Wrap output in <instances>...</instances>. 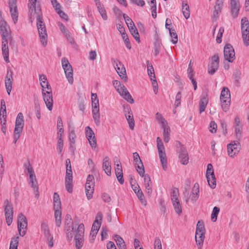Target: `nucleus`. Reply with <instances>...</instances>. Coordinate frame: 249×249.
<instances>
[{"label":"nucleus","mask_w":249,"mask_h":249,"mask_svg":"<svg viewBox=\"0 0 249 249\" xmlns=\"http://www.w3.org/2000/svg\"><path fill=\"white\" fill-rule=\"evenodd\" d=\"M53 201L55 222L56 226L59 227L61 225L62 208L60 197L57 193L53 194Z\"/></svg>","instance_id":"obj_3"},{"label":"nucleus","mask_w":249,"mask_h":249,"mask_svg":"<svg viewBox=\"0 0 249 249\" xmlns=\"http://www.w3.org/2000/svg\"><path fill=\"white\" fill-rule=\"evenodd\" d=\"M9 40H2L1 50L3 58L6 62H10L9 59V48L8 46V41Z\"/></svg>","instance_id":"obj_20"},{"label":"nucleus","mask_w":249,"mask_h":249,"mask_svg":"<svg viewBox=\"0 0 249 249\" xmlns=\"http://www.w3.org/2000/svg\"><path fill=\"white\" fill-rule=\"evenodd\" d=\"M114 164L115 165V174L120 173L123 172V170L121 166V164L118 159H116L115 160H114Z\"/></svg>","instance_id":"obj_52"},{"label":"nucleus","mask_w":249,"mask_h":249,"mask_svg":"<svg viewBox=\"0 0 249 249\" xmlns=\"http://www.w3.org/2000/svg\"><path fill=\"white\" fill-rule=\"evenodd\" d=\"M205 239V233H196L195 240L198 249H201Z\"/></svg>","instance_id":"obj_30"},{"label":"nucleus","mask_w":249,"mask_h":249,"mask_svg":"<svg viewBox=\"0 0 249 249\" xmlns=\"http://www.w3.org/2000/svg\"><path fill=\"white\" fill-rule=\"evenodd\" d=\"M176 213L178 214L182 213V207L179 201L172 203Z\"/></svg>","instance_id":"obj_53"},{"label":"nucleus","mask_w":249,"mask_h":249,"mask_svg":"<svg viewBox=\"0 0 249 249\" xmlns=\"http://www.w3.org/2000/svg\"><path fill=\"white\" fill-rule=\"evenodd\" d=\"M136 169L139 174L140 176H144V169L142 162L141 164L140 162L137 163H136Z\"/></svg>","instance_id":"obj_50"},{"label":"nucleus","mask_w":249,"mask_h":249,"mask_svg":"<svg viewBox=\"0 0 249 249\" xmlns=\"http://www.w3.org/2000/svg\"><path fill=\"white\" fill-rule=\"evenodd\" d=\"M221 103V107L223 111H227L230 106V101L224 100H220Z\"/></svg>","instance_id":"obj_54"},{"label":"nucleus","mask_w":249,"mask_h":249,"mask_svg":"<svg viewBox=\"0 0 249 249\" xmlns=\"http://www.w3.org/2000/svg\"><path fill=\"white\" fill-rule=\"evenodd\" d=\"M163 130V136L164 141L165 142H168L170 140V128L169 126H167L162 128Z\"/></svg>","instance_id":"obj_45"},{"label":"nucleus","mask_w":249,"mask_h":249,"mask_svg":"<svg viewBox=\"0 0 249 249\" xmlns=\"http://www.w3.org/2000/svg\"><path fill=\"white\" fill-rule=\"evenodd\" d=\"M31 184V186L33 188L34 190V192L36 197H38L39 196V192H38V187L37 186V181H34L33 182H31L29 183Z\"/></svg>","instance_id":"obj_60"},{"label":"nucleus","mask_w":249,"mask_h":249,"mask_svg":"<svg viewBox=\"0 0 249 249\" xmlns=\"http://www.w3.org/2000/svg\"><path fill=\"white\" fill-rule=\"evenodd\" d=\"M131 26L132 27H128L131 34L137 41L140 42V36L137 28H136L135 25Z\"/></svg>","instance_id":"obj_43"},{"label":"nucleus","mask_w":249,"mask_h":249,"mask_svg":"<svg viewBox=\"0 0 249 249\" xmlns=\"http://www.w3.org/2000/svg\"><path fill=\"white\" fill-rule=\"evenodd\" d=\"M117 91L120 95L124 98L125 100H126L127 102L131 104L134 103V101L133 99L132 98L129 92L124 85H122L121 86H120L118 89L117 90Z\"/></svg>","instance_id":"obj_16"},{"label":"nucleus","mask_w":249,"mask_h":249,"mask_svg":"<svg viewBox=\"0 0 249 249\" xmlns=\"http://www.w3.org/2000/svg\"><path fill=\"white\" fill-rule=\"evenodd\" d=\"M169 33L171 37L172 38V42L173 44H175L178 42V35L175 30L173 28L170 29Z\"/></svg>","instance_id":"obj_47"},{"label":"nucleus","mask_w":249,"mask_h":249,"mask_svg":"<svg viewBox=\"0 0 249 249\" xmlns=\"http://www.w3.org/2000/svg\"><path fill=\"white\" fill-rule=\"evenodd\" d=\"M24 116L21 112L18 113L15 123V130L22 131L24 127Z\"/></svg>","instance_id":"obj_19"},{"label":"nucleus","mask_w":249,"mask_h":249,"mask_svg":"<svg viewBox=\"0 0 249 249\" xmlns=\"http://www.w3.org/2000/svg\"><path fill=\"white\" fill-rule=\"evenodd\" d=\"M219 67V56L215 54L211 58V62L208 68V73L213 74L218 69Z\"/></svg>","instance_id":"obj_17"},{"label":"nucleus","mask_w":249,"mask_h":249,"mask_svg":"<svg viewBox=\"0 0 249 249\" xmlns=\"http://www.w3.org/2000/svg\"><path fill=\"white\" fill-rule=\"evenodd\" d=\"M182 10L183 14L186 19H188L190 17L189 7L187 4L184 5L183 4L182 6Z\"/></svg>","instance_id":"obj_49"},{"label":"nucleus","mask_w":249,"mask_h":249,"mask_svg":"<svg viewBox=\"0 0 249 249\" xmlns=\"http://www.w3.org/2000/svg\"><path fill=\"white\" fill-rule=\"evenodd\" d=\"M64 142L63 139H57L56 149L59 153H61L63 150Z\"/></svg>","instance_id":"obj_61"},{"label":"nucleus","mask_w":249,"mask_h":249,"mask_svg":"<svg viewBox=\"0 0 249 249\" xmlns=\"http://www.w3.org/2000/svg\"><path fill=\"white\" fill-rule=\"evenodd\" d=\"M220 100L231 101V94L229 89L226 87H223L221 92Z\"/></svg>","instance_id":"obj_32"},{"label":"nucleus","mask_w":249,"mask_h":249,"mask_svg":"<svg viewBox=\"0 0 249 249\" xmlns=\"http://www.w3.org/2000/svg\"><path fill=\"white\" fill-rule=\"evenodd\" d=\"M103 168L107 175H111V162L108 157H106L103 160Z\"/></svg>","instance_id":"obj_27"},{"label":"nucleus","mask_w":249,"mask_h":249,"mask_svg":"<svg viewBox=\"0 0 249 249\" xmlns=\"http://www.w3.org/2000/svg\"><path fill=\"white\" fill-rule=\"evenodd\" d=\"M31 5L29 7V12L31 18H36V25L40 36V40L43 46H45L47 43V34L45 23L41 17V9L36 8V0H29Z\"/></svg>","instance_id":"obj_1"},{"label":"nucleus","mask_w":249,"mask_h":249,"mask_svg":"<svg viewBox=\"0 0 249 249\" xmlns=\"http://www.w3.org/2000/svg\"><path fill=\"white\" fill-rule=\"evenodd\" d=\"M94 1L95 2V4L97 7L98 12L100 14L101 17L104 20H107V16L103 5L101 3L99 0H94Z\"/></svg>","instance_id":"obj_29"},{"label":"nucleus","mask_w":249,"mask_h":249,"mask_svg":"<svg viewBox=\"0 0 249 249\" xmlns=\"http://www.w3.org/2000/svg\"><path fill=\"white\" fill-rule=\"evenodd\" d=\"M177 146V153L178 155L180 162L183 165H186L189 161V157L186 149L179 142H178Z\"/></svg>","instance_id":"obj_9"},{"label":"nucleus","mask_w":249,"mask_h":249,"mask_svg":"<svg viewBox=\"0 0 249 249\" xmlns=\"http://www.w3.org/2000/svg\"><path fill=\"white\" fill-rule=\"evenodd\" d=\"M76 249H81L84 244V238H75Z\"/></svg>","instance_id":"obj_59"},{"label":"nucleus","mask_w":249,"mask_h":249,"mask_svg":"<svg viewBox=\"0 0 249 249\" xmlns=\"http://www.w3.org/2000/svg\"><path fill=\"white\" fill-rule=\"evenodd\" d=\"M220 212V209L217 207H214L213 208L211 214V219L213 222H215L217 220V215Z\"/></svg>","instance_id":"obj_48"},{"label":"nucleus","mask_w":249,"mask_h":249,"mask_svg":"<svg viewBox=\"0 0 249 249\" xmlns=\"http://www.w3.org/2000/svg\"><path fill=\"white\" fill-rule=\"evenodd\" d=\"M72 180H65L66 189L70 193L72 192Z\"/></svg>","instance_id":"obj_62"},{"label":"nucleus","mask_w":249,"mask_h":249,"mask_svg":"<svg viewBox=\"0 0 249 249\" xmlns=\"http://www.w3.org/2000/svg\"><path fill=\"white\" fill-rule=\"evenodd\" d=\"M113 65L117 72L124 81H126L127 78L126 75L125 69L120 61L117 59H113L112 60Z\"/></svg>","instance_id":"obj_12"},{"label":"nucleus","mask_w":249,"mask_h":249,"mask_svg":"<svg viewBox=\"0 0 249 249\" xmlns=\"http://www.w3.org/2000/svg\"><path fill=\"white\" fill-rule=\"evenodd\" d=\"M103 214L101 212H98L96 216L95 220L92 225L91 230L95 231H98L102 223Z\"/></svg>","instance_id":"obj_24"},{"label":"nucleus","mask_w":249,"mask_h":249,"mask_svg":"<svg viewBox=\"0 0 249 249\" xmlns=\"http://www.w3.org/2000/svg\"><path fill=\"white\" fill-rule=\"evenodd\" d=\"M179 195V194L178 189L175 188L172 190L171 198L172 203L179 201L178 199Z\"/></svg>","instance_id":"obj_39"},{"label":"nucleus","mask_w":249,"mask_h":249,"mask_svg":"<svg viewBox=\"0 0 249 249\" xmlns=\"http://www.w3.org/2000/svg\"><path fill=\"white\" fill-rule=\"evenodd\" d=\"M94 184L93 183H86L85 184V191L86 196L88 200L92 198L93 194L94 192Z\"/></svg>","instance_id":"obj_28"},{"label":"nucleus","mask_w":249,"mask_h":249,"mask_svg":"<svg viewBox=\"0 0 249 249\" xmlns=\"http://www.w3.org/2000/svg\"><path fill=\"white\" fill-rule=\"evenodd\" d=\"M240 147V144L238 141H233L228 144L227 148L228 156L231 158H234L239 153Z\"/></svg>","instance_id":"obj_10"},{"label":"nucleus","mask_w":249,"mask_h":249,"mask_svg":"<svg viewBox=\"0 0 249 249\" xmlns=\"http://www.w3.org/2000/svg\"><path fill=\"white\" fill-rule=\"evenodd\" d=\"M76 138V135L74 128L70 129L69 133V139L70 141V148L71 150H74Z\"/></svg>","instance_id":"obj_25"},{"label":"nucleus","mask_w":249,"mask_h":249,"mask_svg":"<svg viewBox=\"0 0 249 249\" xmlns=\"http://www.w3.org/2000/svg\"><path fill=\"white\" fill-rule=\"evenodd\" d=\"M150 6L152 12V16L154 18L157 17V5L156 0H146Z\"/></svg>","instance_id":"obj_33"},{"label":"nucleus","mask_w":249,"mask_h":249,"mask_svg":"<svg viewBox=\"0 0 249 249\" xmlns=\"http://www.w3.org/2000/svg\"><path fill=\"white\" fill-rule=\"evenodd\" d=\"M13 22L16 24L18 20V12L17 7H9Z\"/></svg>","instance_id":"obj_40"},{"label":"nucleus","mask_w":249,"mask_h":249,"mask_svg":"<svg viewBox=\"0 0 249 249\" xmlns=\"http://www.w3.org/2000/svg\"><path fill=\"white\" fill-rule=\"evenodd\" d=\"M85 135L91 148L94 149H96L97 142L95 134L92 129L89 126L85 127Z\"/></svg>","instance_id":"obj_13"},{"label":"nucleus","mask_w":249,"mask_h":249,"mask_svg":"<svg viewBox=\"0 0 249 249\" xmlns=\"http://www.w3.org/2000/svg\"><path fill=\"white\" fill-rule=\"evenodd\" d=\"M213 169L212 164L209 163L207 165V169L206 171V177L214 176Z\"/></svg>","instance_id":"obj_56"},{"label":"nucleus","mask_w":249,"mask_h":249,"mask_svg":"<svg viewBox=\"0 0 249 249\" xmlns=\"http://www.w3.org/2000/svg\"><path fill=\"white\" fill-rule=\"evenodd\" d=\"M61 63L68 82L71 85L72 84L74 80L73 77V69L71 65L69 63L68 59L65 57L62 58Z\"/></svg>","instance_id":"obj_5"},{"label":"nucleus","mask_w":249,"mask_h":249,"mask_svg":"<svg viewBox=\"0 0 249 249\" xmlns=\"http://www.w3.org/2000/svg\"><path fill=\"white\" fill-rule=\"evenodd\" d=\"M234 131L235 136L238 140H239L242 137V126L234 127Z\"/></svg>","instance_id":"obj_55"},{"label":"nucleus","mask_w":249,"mask_h":249,"mask_svg":"<svg viewBox=\"0 0 249 249\" xmlns=\"http://www.w3.org/2000/svg\"><path fill=\"white\" fill-rule=\"evenodd\" d=\"M187 72H188V76L189 78V79L191 80L195 90H196L197 88V83L196 80L193 78L194 76V71L192 68V66L191 65V62L189 64L188 68L187 70Z\"/></svg>","instance_id":"obj_31"},{"label":"nucleus","mask_w":249,"mask_h":249,"mask_svg":"<svg viewBox=\"0 0 249 249\" xmlns=\"http://www.w3.org/2000/svg\"><path fill=\"white\" fill-rule=\"evenodd\" d=\"M92 107V117L96 124L99 125L100 124V115L99 112V105L93 106Z\"/></svg>","instance_id":"obj_23"},{"label":"nucleus","mask_w":249,"mask_h":249,"mask_svg":"<svg viewBox=\"0 0 249 249\" xmlns=\"http://www.w3.org/2000/svg\"><path fill=\"white\" fill-rule=\"evenodd\" d=\"M208 183L210 186L211 188L213 189L216 186V179L215 178V176L208 177L207 178Z\"/></svg>","instance_id":"obj_51"},{"label":"nucleus","mask_w":249,"mask_h":249,"mask_svg":"<svg viewBox=\"0 0 249 249\" xmlns=\"http://www.w3.org/2000/svg\"><path fill=\"white\" fill-rule=\"evenodd\" d=\"M28 173L30 175V182L36 180L34 171L30 163L25 165Z\"/></svg>","instance_id":"obj_34"},{"label":"nucleus","mask_w":249,"mask_h":249,"mask_svg":"<svg viewBox=\"0 0 249 249\" xmlns=\"http://www.w3.org/2000/svg\"><path fill=\"white\" fill-rule=\"evenodd\" d=\"M13 75L12 71L11 69H8L5 79V86L8 95L10 94L12 88Z\"/></svg>","instance_id":"obj_15"},{"label":"nucleus","mask_w":249,"mask_h":249,"mask_svg":"<svg viewBox=\"0 0 249 249\" xmlns=\"http://www.w3.org/2000/svg\"><path fill=\"white\" fill-rule=\"evenodd\" d=\"M224 55L225 58L229 62H232L235 59V53L232 46L230 44H227L224 48Z\"/></svg>","instance_id":"obj_14"},{"label":"nucleus","mask_w":249,"mask_h":249,"mask_svg":"<svg viewBox=\"0 0 249 249\" xmlns=\"http://www.w3.org/2000/svg\"><path fill=\"white\" fill-rule=\"evenodd\" d=\"M124 115L128 124L129 128L132 130H134L135 121L134 120L133 114L130 107H127L125 108Z\"/></svg>","instance_id":"obj_18"},{"label":"nucleus","mask_w":249,"mask_h":249,"mask_svg":"<svg viewBox=\"0 0 249 249\" xmlns=\"http://www.w3.org/2000/svg\"><path fill=\"white\" fill-rule=\"evenodd\" d=\"M6 223L8 226L11 225L13 222L14 210L12 204L8 199L4 200L3 206Z\"/></svg>","instance_id":"obj_6"},{"label":"nucleus","mask_w":249,"mask_h":249,"mask_svg":"<svg viewBox=\"0 0 249 249\" xmlns=\"http://www.w3.org/2000/svg\"><path fill=\"white\" fill-rule=\"evenodd\" d=\"M147 71L148 75L150 77L151 80L152 82L154 79H156L154 69L152 66H147Z\"/></svg>","instance_id":"obj_57"},{"label":"nucleus","mask_w":249,"mask_h":249,"mask_svg":"<svg viewBox=\"0 0 249 249\" xmlns=\"http://www.w3.org/2000/svg\"><path fill=\"white\" fill-rule=\"evenodd\" d=\"M41 229L47 239H49V238L52 236H51L48 226L45 223H43L41 224Z\"/></svg>","instance_id":"obj_46"},{"label":"nucleus","mask_w":249,"mask_h":249,"mask_svg":"<svg viewBox=\"0 0 249 249\" xmlns=\"http://www.w3.org/2000/svg\"><path fill=\"white\" fill-rule=\"evenodd\" d=\"M0 34L2 37V40H10L11 39L10 27L2 19H0Z\"/></svg>","instance_id":"obj_11"},{"label":"nucleus","mask_w":249,"mask_h":249,"mask_svg":"<svg viewBox=\"0 0 249 249\" xmlns=\"http://www.w3.org/2000/svg\"><path fill=\"white\" fill-rule=\"evenodd\" d=\"M39 80L40 85L42 88V93L44 101L47 108L50 111H51L53 109V99L51 88L47 81V77L45 75L42 74L40 75Z\"/></svg>","instance_id":"obj_2"},{"label":"nucleus","mask_w":249,"mask_h":249,"mask_svg":"<svg viewBox=\"0 0 249 249\" xmlns=\"http://www.w3.org/2000/svg\"><path fill=\"white\" fill-rule=\"evenodd\" d=\"M156 118L158 123L161 125L162 128L169 126L167 121L164 119L161 114L157 113Z\"/></svg>","instance_id":"obj_38"},{"label":"nucleus","mask_w":249,"mask_h":249,"mask_svg":"<svg viewBox=\"0 0 249 249\" xmlns=\"http://www.w3.org/2000/svg\"><path fill=\"white\" fill-rule=\"evenodd\" d=\"M84 230L85 229L84 224H79L76 231L75 238H77L79 237L84 238Z\"/></svg>","instance_id":"obj_41"},{"label":"nucleus","mask_w":249,"mask_h":249,"mask_svg":"<svg viewBox=\"0 0 249 249\" xmlns=\"http://www.w3.org/2000/svg\"><path fill=\"white\" fill-rule=\"evenodd\" d=\"M156 141L159 156L162 167L164 170H166L167 168V160L164 145L160 137L157 138Z\"/></svg>","instance_id":"obj_4"},{"label":"nucleus","mask_w":249,"mask_h":249,"mask_svg":"<svg viewBox=\"0 0 249 249\" xmlns=\"http://www.w3.org/2000/svg\"><path fill=\"white\" fill-rule=\"evenodd\" d=\"M154 249H162L161 241L159 238L156 237L155 239Z\"/></svg>","instance_id":"obj_64"},{"label":"nucleus","mask_w":249,"mask_h":249,"mask_svg":"<svg viewBox=\"0 0 249 249\" xmlns=\"http://www.w3.org/2000/svg\"><path fill=\"white\" fill-rule=\"evenodd\" d=\"M65 180L72 181V173L71 165H70V168L66 169V174L65 177Z\"/></svg>","instance_id":"obj_58"},{"label":"nucleus","mask_w":249,"mask_h":249,"mask_svg":"<svg viewBox=\"0 0 249 249\" xmlns=\"http://www.w3.org/2000/svg\"><path fill=\"white\" fill-rule=\"evenodd\" d=\"M205 233V229L203 221H198L196 228V233Z\"/></svg>","instance_id":"obj_42"},{"label":"nucleus","mask_w":249,"mask_h":249,"mask_svg":"<svg viewBox=\"0 0 249 249\" xmlns=\"http://www.w3.org/2000/svg\"><path fill=\"white\" fill-rule=\"evenodd\" d=\"M27 226V220L25 216L21 213L19 214L18 218V229L21 236H23L26 234Z\"/></svg>","instance_id":"obj_8"},{"label":"nucleus","mask_w":249,"mask_h":249,"mask_svg":"<svg viewBox=\"0 0 249 249\" xmlns=\"http://www.w3.org/2000/svg\"><path fill=\"white\" fill-rule=\"evenodd\" d=\"M142 177L144 178L146 192L150 196L152 192V186L150 178L148 175H144V176Z\"/></svg>","instance_id":"obj_26"},{"label":"nucleus","mask_w":249,"mask_h":249,"mask_svg":"<svg viewBox=\"0 0 249 249\" xmlns=\"http://www.w3.org/2000/svg\"><path fill=\"white\" fill-rule=\"evenodd\" d=\"M18 239L19 237L18 236L12 238L10 241L9 249H18Z\"/></svg>","instance_id":"obj_44"},{"label":"nucleus","mask_w":249,"mask_h":249,"mask_svg":"<svg viewBox=\"0 0 249 249\" xmlns=\"http://www.w3.org/2000/svg\"><path fill=\"white\" fill-rule=\"evenodd\" d=\"M231 13L233 18H236L240 9L239 0H231Z\"/></svg>","instance_id":"obj_21"},{"label":"nucleus","mask_w":249,"mask_h":249,"mask_svg":"<svg viewBox=\"0 0 249 249\" xmlns=\"http://www.w3.org/2000/svg\"><path fill=\"white\" fill-rule=\"evenodd\" d=\"M199 186L198 183H196L192 188L190 198L192 203L195 202L199 197Z\"/></svg>","instance_id":"obj_22"},{"label":"nucleus","mask_w":249,"mask_h":249,"mask_svg":"<svg viewBox=\"0 0 249 249\" xmlns=\"http://www.w3.org/2000/svg\"><path fill=\"white\" fill-rule=\"evenodd\" d=\"M123 17L128 27H132L131 26H134L135 25L132 19L127 15L124 14Z\"/></svg>","instance_id":"obj_63"},{"label":"nucleus","mask_w":249,"mask_h":249,"mask_svg":"<svg viewBox=\"0 0 249 249\" xmlns=\"http://www.w3.org/2000/svg\"><path fill=\"white\" fill-rule=\"evenodd\" d=\"M114 240L120 249H126V246L123 239L119 235H116L114 237Z\"/></svg>","instance_id":"obj_37"},{"label":"nucleus","mask_w":249,"mask_h":249,"mask_svg":"<svg viewBox=\"0 0 249 249\" xmlns=\"http://www.w3.org/2000/svg\"><path fill=\"white\" fill-rule=\"evenodd\" d=\"M64 230L67 235L68 240H71L73 235V225L65 226Z\"/></svg>","instance_id":"obj_36"},{"label":"nucleus","mask_w":249,"mask_h":249,"mask_svg":"<svg viewBox=\"0 0 249 249\" xmlns=\"http://www.w3.org/2000/svg\"><path fill=\"white\" fill-rule=\"evenodd\" d=\"M208 103V99L207 96L202 97L199 102V112L201 113L204 111Z\"/></svg>","instance_id":"obj_35"},{"label":"nucleus","mask_w":249,"mask_h":249,"mask_svg":"<svg viewBox=\"0 0 249 249\" xmlns=\"http://www.w3.org/2000/svg\"><path fill=\"white\" fill-rule=\"evenodd\" d=\"M241 30L244 44L246 46L249 45V22L246 18L241 19Z\"/></svg>","instance_id":"obj_7"}]
</instances>
